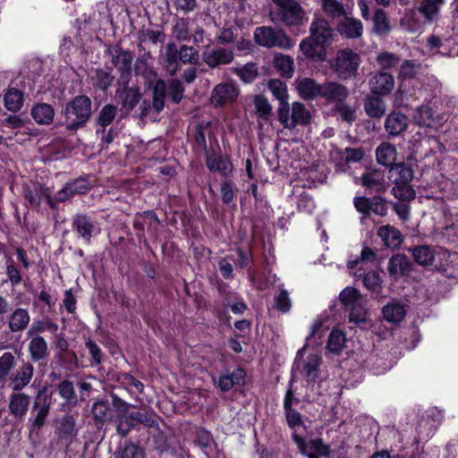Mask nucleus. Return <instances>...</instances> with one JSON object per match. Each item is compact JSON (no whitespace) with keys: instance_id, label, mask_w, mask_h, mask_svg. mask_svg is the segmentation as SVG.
<instances>
[{"instance_id":"dca6fc26","label":"nucleus","mask_w":458,"mask_h":458,"mask_svg":"<svg viewBox=\"0 0 458 458\" xmlns=\"http://www.w3.org/2000/svg\"><path fill=\"white\" fill-rule=\"evenodd\" d=\"M310 35L318 45H322L325 47L331 44L333 30L330 28L327 21L325 19H317L312 21L310 28Z\"/></svg>"},{"instance_id":"e2e57ef3","label":"nucleus","mask_w":458,"mask_h":458,"mask_svg":"<svg viewBox=\"0 0 458 458\" xmlns=\"http://www.w3.org/2000/svg\"><path fill=\"white\" fill-rule=\"evenodd\" d=\"M179 60L183 64H196L199 61V52L189 46H182L178 50Z\"/></svg>"},{"instance_id":"72a5a7b5","label":"nucleus","mask_w":458,"mask_h":458,"mask_svg":"<svg viewBox=\"0 0 458 458\" xmlns=\"http://www.w3.org/2000/svg\"><path fill=\"white\" fill-rule=\"evenodd\" d=\"M245 372L242 369H234L232 373L223 375L218 378L217 386L222 391H229L235 385L243 383Z\"/></svg>"},{"instance_id":"bb28decb","label":"nucleus","mask_w":458,"mask_h":458,"mask_svg":"<svg viewBox=\"0 0 458 458\" xmlns=\"http://www.w3.org/2000/svg\"><path fill=\"white\" fill-rule=\"evenodd\" d=\"M34 373L33 366L30 363H23L19 367L11 377L13 390H21L30 382Z\"/></svg>"},{"instance_id":"a878e982","label":"nucleus","mask_w":458,"mask_h":458,"mask_svg":"<svg viewBox=\"0 0 458 458\" xmlns=\"http://www.w3.org/2000/svg\"><path fill=\"white\" fill-rule=\"evenodd\" d=\"M54 107L47 103H38L31 107L30 114L33 120L41 125H48L52 123L55 117Z\"/></svg>"},{"instance_id":"774afa93","label":"nucleus","mask_w":458,"mask_h":458,"mask_svg":"<svg viewBox=\"0 0 458 458\" xmlns=\"http://www.w3.org/2000/svg\"><path fill=\"white\" fill-rule=\"evenodd\" d=\"M92 80L96 87L106 89L112 84L114 77L106 71L98 70Z\"/></svg>"},{"instance_id":"4c0bfd02","label":"nucleus","mask_w":458,"mask_h":458,"mask_svg":"<svg viewBox=\"0 0 458 458\" xmlns=\"http://www.w3.org/2000/svg\"><path fill=\"white\" fill-rule=\"evenodd\" d=\"M412 118L414 123L421 127H430L435 121L432 109L428 104L416 107Z\"/></svg>"},{"instance_id":"bf43d9fd","label":"nucleus","mask_w":458,"mask_h":458,"mask_svg":"<svg viewBox=\"0 0 458 458\" xmlns=\"http://www.w3.org/2000/svg\"><path fill=\"white\" fill-rule=\"evenodd\" d=\"M58 330V325L50 320H38L34 321L28 332V334H38L43 332H49L55 334Z\"/></svg>"},{"instance_id":"6e6d98bb","label":"nucleus","mask_w":458,"mask_h":458,"mask_svg":"<svg viewBox=\"0 0 458 458\" xmlns=\"http://www.w3.org/2000/svg\"><path fill=\"white\" fill-rule=\"evenodd\" d=\"M420 69V64H417L414 61L405 60L400 65L398 79L401 81L412 79L418 73Z\"/></svg>"},{"instance_id":"13d9d810","label":"nucleus","mask_w":458,"mask_h":458,"mask_svg":"<svg viewBox=\"0 0 458 458\" xmlns=\"http://www.w3.org/2000/svg\"><path fill=\"white\" fill-rule=\"evenodd\" d=\"M376 61L382 70H388L395 67L399 64L400 58L394 53L382 52L377 55Z\"/></svg>"},{"instance_id":"864d4df0","label":"nucleus","mask_w":458,"mask_h":458,"mask_svg":"<svg viewBox=\"0 0 458 458\" xmlns=\"http://www.w3.org/2000/svg\"><path fill=\"white\" fill-rule=\"evenodd\" d=\"M123 107L127 111L132 110L141 98V95L138 89L129 88L124 90L122 95Z\"/></svg>"},{"instance_id":"7c9ffc66","label":"nucleus","mask_w":458,"mask_h":458,"mask_svg":"<svg viewBox=\"0 0 458 458\" xmlns=\"http://www.w3.org/2000/svg\"><path fill=\"white\" fill-rule=\"evenodd\" d=\"M29 352L31 360L34 361H38L47 358L48 355V350L46 340L39 335L32 337L29 343Z\"/></svg>"},{"instance_id":"473e14b6","label":"nucleus","mask_w":458,"mask_h":458,"mask_svg":"<svg viewBox=\"0 0 458 458\" xmlns=\"http://www.w3.org/2000/svg\"><path fill=\"white\" fill-rule=\"evenodd\" d=\"M30 404V397L24 394H13L11 396L9 409L11 414L15 417H22L26 414Z\"/></svg>"},{"instance_id":"09e8293b","label":"nucleus","mask_w":458,"mask_h":458,"mask_svg":"<svg viewBox=\"0 0 458 458\" xmlns=\"http://www.w3.org/2000/svg\"><path fill=\"white\" fill-rule=\"evenodd\" d=\"M275 65L280 74L285 78H291L293 74V60L289 55L283 54L275 56Z\"/></svg>"},{"instance_id":"1a4fd4ad","label":"nucleus","mask_w":458,"mask_h":458,"mask_svg":"<svg viewBox=\"0 0 458 458\" xmlns=\"http://www.w3.org/2000/svg\"><path fill=\"white\" fill-rule=\"evenodd\" d=\"M454 46L455 40L453 37L434 32L427 38L424 49L429 55L449 56L455 54Z\"/></svg>"},{"instance_id":"58836bf2","label":"nucleus","mask_w":458,"mask_h":458,"mask_svg":"<svg viewBox=\"0 0 458 458\" xmlns=\"http://www.w3.org/2000/svg\"><path fill=\"white\" fill-rule=\"evenodd\" d=\"M179 53L174 43H168L165 47L164 64L170 75H174L178 68Z\"/></svg>"},{"instance_id":"8fccbe9b","label":"nucleus","mask_w":458,"mask_h":458,"mask_svg":"<svg viewBox=\"0 0 458 458\" xmlns=\"http://www.w3.org/2000/svg\"><path fill=\"white\" fill-rule=\"evenodd\" d=\"M4 99L5 107L12 112L20 110L23 104V95L16 89H9L4 95Z\"/></svg>"},{"instance_id":"6ab92c4d","label":"nucleus","mask_w":458,"mask_h":458,"mask_svg":"<svg viewBox=\"0 0 458 458\" xmlns=\"http://www.w3.org/2000/svg\"><path fill=\"white\" fill-rule=\"evenodd\" d=\"M428 81L430 82V89L428 88L423 89L420 81H414L412 82L411 89L407 92L408 97L414 100L428 102L434 97V93L439 86V83L436 78H428Z\"/></svg>"},{"instance_id":"4468645a","label":"nucleus","mask_w":458,"mask_h":458,"mask_svg":"<svg viewBox=\"0 0 458 458\" xmlns=\"http://www.w3.org/2000/svg\"><path fill=\"white\" fill-rule=\"evenodd\" d=\"M202 58L209 67L215 68L230 64L233 60V52L224 47L206 49Z\"/></svg>"},{"instance_id":"423d86ee","label":"nucleus","mask_w":458,"mask_h":458,"mask_svg":"<svg viewBox=\"0 0 458 458\" xmlns=\"http://www.w3.org/2000/svg\"><path fill=\"white\" fill-rule=\"evenodd\" d=\"M280 122L285 128H293L297 124L307 125L310 122V113L305 106L300 102L292 105L291 114L289 104L278 107Z\"/></svg>"},{"instance_id":"338daca9","label":"nucleus","mask_w":458,"mask_h":458,"mask_svg":"<svg viewBox=\"0 0 458 458\" xmlns=\"http://www.w3.org/2000/svg\"><path fill=\"white\" fill-rule=\"evenodd\" d=\"M111 409L107 402L98 401L92 406V414L95 420L104 421L108 419Z\"/></svg>"},{"instance_id":"f257e3e1","label":"nucleus","mask_w":458,"mask_h":458,"mask_svg":"<svg viewBox=\"0 0 458 458\" xmlns=\"http://www.w3.org/2000/svg\"><path fill=\"white\" fill-rule=\"evenodd\" d=\"M64 123L68 130H76L89 120L91 114V101L86 96H77L65 106Z\"/></svg>"},{"instance_id":"cd10ccee","label":"nucleus","mask_w":458,"mask_h":458,"mask_svg":"<svg viewBox=\"0 0 458 458\" xmlns=\"http://www.w3.org/2000/svg\"><path fill=\"white\" fill-rule=\"evenodd\" d=\"M30 321L29 311L23 308L15 309L9 317L8 327L12 332L24 330Z\"/></svg>"},{"instance_id":"49530a36","label":"nucleus","mask_w":458,"mask_h":458,"mask_svg":"<svg viewBox=\"0 0 458 458\" xmlns=\"http://www.w3.org/2000/svg\"><path fill=\"white\" fill-rule=\"evenodd\" d=\"M167 87L163 80H157L153 88V107L156 111H161L165 106Z\"/></svg>"},{"instance_id":"c756f323","label":"nucleus","mask_w":458,"mask_h":458,"mask_svg":"<svg viewBox=\"0 0 458 458\" xmlns=\"http://www.w3.org/2000/svg\"><path fill=\"white\" fill-rule=\"evenodd\" d=\"M300 50L308 58L323 60L326 55L325 47L318 45L311 35L301 41Z\"/></svg>"},{"instance_id":"4be33fe9","label":"nucleus","mask_w":458,"mask_h":458,"mask_svg":"<svg viewBox=\"0 0 458 458\" xmlns=\"http://www.w3.org/2000/svg\"><path fill=\"white\" fill-rule=\"evenodd\" d=\"M377 236L381 239L386 247L391 249L398 248L403 241L401 232L390 225L379 227Z\"/></svg>"},{"instance_id":"393cba45","label":"nucleus","mask_w":458,"mask_h":458,"mask_svg":"<svg viewBox=\"0 0 458 458\" xmlns=\"http://www.w3.org/2000/svg\"><path fill=\"white\" fill-rule=\"evenodd\" d=\"M360 183L369 191L381 192L386 190L384 175L379 171H368L360 177Z\"/></svg>"},{"instance_id":"3c124183","label":"nucleus","mask_w":458,"mask_h":458,"mask_svg":"<svg viewBox=\"0 0 458 458\" xmlns=\"http://www.w3.org/2000/svg\"><path fill=\"white\" fill-rule=\"evenodd\" d=\"M113 64L120 70L123 73L129 72L131 70V64L132 56L129 51L121 49L115 50V54L113 55Z\"/></svg>"},{"instance_id":"9d476101","label":"nucleus","mask_w":458,"mask_h":458,"mask_svg":"<svg viewBox=\"0 0 458 458\" xmlns=\"http://www.w3.org/2000/svg\"><path fill=\"white\" fill-rule=\"evenodd\" d=\"M376 252L369 247H363L359 256L350 257L347 261L348 273L354 277H361L369 264L376 261Z\"/></svg>"},{"instance_id":"a18cd8bd","label":"nucleus","mask_w":458,"mask_h":458,"mask_svg":"<svg viewBox=\"0 0 458 458\" xmlns=\"http://www.w3.org/2000/svg\"><path fill=\"white\" fill-rule=\"evenodd\" d=\"M345 343L344 334L338 329H333L329 335L327 347L329 352L339 354L345 347Z\"/></svg>"},{"instance_id":"de8ad7c7","label":"nucleus","mask_w":458,"mask_h":458,"mask_svg":"<svg viewBox=\"0 0 458 458\" xmlns=\"http://www.w3.org/2000/svg\"><path fill=\"white\" fill-rule=\"evenodd\" d=\"M412 255L414 260L420 265L426 266L431 264L434 260L437 261V253L428 246H419L413 249Z\"/></svg>"},{"instance_id":"69168bd1","label":"nucleus","mask_w":458,"mask_h":458,"mask_svg":"<svg viewBox=\"0 0 458 458\" xmlns=\"http://www.w3.org/2000/svg\"><path fill=\"white\" fill-rule=\"evenodd\" d=\"M173 33L178 40H189L191 38V36L189 32L188 20L179 19L173 28Z\"/></svg>"},{"instance_id":"9b49d317","label":"nucleus","mask_w":458,"mask_h":458,"mask_svg":"<svg viewBox=\"0 0 458 458\" xmlns=\"http://www.w3.org/2000/svg\"><path fill=\"white\" fill-rule=\"evenodd\" d=\"M239 95L237 87L232 82L217 84L211 93V103L215 106H223L236 100Z\"/></svg>"},{"instance_id":"aec40b11","label":"nucleus","mask_w":458,"mask_h":458,"mask_svg":"<svg viewBox=\"0 0 458 458\" xmlns=\"http://www.w3.org/2000/svg\"><path fill=\"white\" fill-rule=\"evenodd\" d=\"M73 226L80 236L87 242H90L94 234L99 233V229L97 227L94 221L85 215L76 216L73 219Z\"/></svg>"},{"instance_id":"c03bdc74","label":"nucleus","mask_w":458,"mask_h":458,"mask_svg":"<svg viewBox=\"0 0 458 458\" xmlns=\"http://www.w3.org/2000/svg\"><path fill=\"white\" fill-rule=\"evenodd\" d=\"M364 108L367 114L373 118L381 117L386 110L384 100L375 97L367 98Z\"/></svg>"},{"instance_id":"5701e85b","label":"nucleus","mask_w":458,"mask_h":458,"mask_svg":"<svg viewBox=\"0 0 458 458\" xmlns=\"http://www.w3.org/2000/svg\"><path fill=\"white\" fill-rule=\"evenodd\" d=\"M348 89L344 86L335 82H327L321 84L319 97L339 104L348 96Z\"/></svg>"},{"instance_id":"412c9836","label":"nucleus","mask_w":458,"mask_h":458,"mask_svg":"<svg viewBox=\"0 0 458 458\" xmlns=\"http://www.w3.org/2000/svg\"><path fill=\"white\" fill-rule=\"evenodd\" d=\"M400 26L403 30L410 33L421 32L424 28L421 13L418 9L406 10L400 20Z\"/></svg>"},{"instance_id":"f03ea898","label":"nucleus","mask_w":458,"mask_h":458,"mask_svg":"<svg viewBox=\"0 0 458 458\" xmlns=\"http://www.w3.org/2000/svg\"><path fill=\"white\" fill-rule=\"evenodd\" d=\"M277 9L273 12L275 19L288 27L300 26L307 21L305 11L294 0H272Z\"/></svg>"},{"instance_id":"f8f14e48","label":"nucleus","mask_w":458,"mask_h":458,"mask_svg":"<svg viewBox=\"0 0 458 458\" xmlns=\"http://www.w3.org/2000/svg\"><path fill=\"white\" fill-rule=\"evenodd\" d=\"M394 76L384 71L375 73L369 81L371 92L380 96H386L391 93L394 88Z\"/></svg>"},{"instance_id":"6e6552de","label":"nucleus","mask_w":458,"mask_h":458,"mask_svg":"<svg viewBox=\"0 0 458 458\" xmlns=\"http://www.w3.org/2000/svg\"><path fill=\"white\" fill-rule=\"evenodd\" d=\"M292 438L296 445L301 454L308 458L327 457L330 454V446L326 445L319 437L304 439L296 433L292 435Z\"/></svg>"},{"instance_id":"ea45409f","label":"nucleus","mask_w":458,"mask_h":458,"mask_svg":"<svg viewBox=\"0 0 458 458\" xmlns=\"http://www.w3.org/2000/svg\"><path fill=\"white\" fill-rule=\"evenodd\" d=\"M373 30L378 36H386L391 30L389 19L382 9L377 10L374 13Z\"/></svg>"},{"instance_id":"2eb2a0df","label":"nucleus","mask_w":458,"mask_h":458,"mask_svg":"<svg viewBox=\"0 0 458 458\" xmlns=\"http://www.w3.org/2000/svg\"><path fill=\"white\" fill-rule=\"evenodd\" d=\"M337 31L346 38H357L362 35L363 26L360 20L344 15L336 25Z\"/></svg>"},{"instance_id":"680f3d73","label":"nucleus","mask_w":458,"mask_h":458,"mask_svg":"<svg viewBox=\"0 0 458 458\" xmlns=\"http://www.w3.org/2000/svg\"><path fill=\"white\" fill-rule=\"evenodd\" d=\"M392 189L393 195L399 199L410 200L414 199L415 191L410 183H394Z\"/></svg>"},{"instance_id":"39448f33","label":"nucleus","mask_w":458,"mask_h":458,"mask_svg":"<svg viewBox=\"0 0 458 458\" xmlns=\"http://www.w3.org/2000/svg\"><path fill=\"white\" fill-rule=\"evenodd\" d=\"M254 39L258 45L267 48L276 47L287 50L291 49L295 44L283 30L265 26L255 30Z\"/></svg>"},{"instance_id":"37998d69","label":"nucleus","mask_w":458,"mask_h":458,"mask_svg":"<svg viewBox=\"0 0 458 458\" xmlns=\"http://www.w3.org/2000/svg\"><path fill=\"white\" fill-rule=\"evenodd\" d=\"M349 318L351 322L363 328H367L371 325L370 321L368 319V311L361 302L349 309Z\"/></svg>"},{"instance_id":"2f4dec72","label":"nucleus","mask_w":458,"mask_h":458,"mask_svg":"<svg viewBox=\"0 0 458 458\" xmlns=\"http://www.w3.org/2000/svg\"><path fill=\"white\" fill-rule=\"evenodd\" d=\"M382 313L387 322L397 324L403 320L406 311L402 303L392 301L383 307Z\"/></svg>"},{"instance_id":"603ef678","label":"nucleus","mask_w":458,"mask_h":458,"mask_svg":"<svg viewBox=\"0 0 458 458\" xmlns=\"http://www.w3.org/2000/svg\"><path fill=\"white\" fill-rule=\"evenodd\" d=\"M339 299L344 307L350 309L351 307L360 303V294L359 291L353 287H345L339 294Z\"/></svg>"},{"instance_id":"0e129e2a","label":"nucleus","mask_w":458,"mask_h":458,"mask_svg":"<svg viewBox=\"0 0 458 458\" xmlns=\"http://www.w3.org/2000/svg\"><path fill=\"white\" fill-rule=\"evenodd\" d=\"M120 381L131 393L139 394L143 391L144 385L131 375L123 374L120 377Z\"/></svg>"},{"instance_id":"f704fd0d","label":"nucleus","mask_w":458,"mask_h":458,"mask_svg":"<svg viewBox=\"0 0 458 458\" xmlns=\"http://www.w3.org/2000/svg\"><path fill=\"white\" fill-rule=\"evenodd\" d=\"M410 267L408 259L402 254L394 255L388 261V272L390 276L396 278L404 275Z\"/></svg>"},{"instance_id":"a19ab883","label":"nucleus","mask_w":458,"mask_h":458,"mask_svg":"<svg viewBox=\"0 0 458 458\" xmlns=\"http://www.w3.org/2000/svg\"><path fill=\"white\" fill-rule=\"evenodd\" d=\"M267 88L273 96L279 101V106H286L288 104V90L286 84L277 79L270 80L267 83Z\"/></svg>"},{"instance_id":"0eeeda50","label":"nucleus","mask_w":458,"mask_h":458,"mask_svg":"<svg viewBox=\"0 0 458 458\" xmlns=\"http://www.w3.org/2000/svg\"><path fill=\"white\" fill-rule=\"evenodd\" d=\"M353 204L356 210L361 214L360 222L366 224L370 213L379 216H385L387 214V204L384 199L378 196L367 198L364 196L355 197Z\"/></svg>"},{"instance_id":"e433bc0d","label":"nucleus","mask_w":458,"mask_h":458,"mask_svg":"<svg viewBox=\"0 0 458 458\" xmlns=\"http://www.w3.org/2000/svg\"><path fill=\"white\" fill-rule=\"evenodd\" d=\"M376 155L377 162L386 166L391 167L396 160V149L387 142H384L377 147Z\"/></svg>"},{"instance_id":"b1692460","label":"nucleus","mask_w":458,"mask_h":458,"mask_svg":"<svg viewBox=\"0 0 458 458\" xmlns=\"http://www.w3.org/2000/svg\"><path fill=\"white\" fill-rule=\"evenodd\" d=\"M321 84H317L310 78H300L295 81V88L303 99H313L319 97Z\"/></svg>"},{"instance_id":"c85d7f7f","label":"nucleus","mask_w":458,"mask_h":458,"mask_svg":"<svg viewBox=\"0 0 458 458\" xmlns=\"http://www.w3.org/2000/svg\"><path fill=\"white\" fill-rule=\"evenodd\" d=\"M412 177V169L403 162L394 164L389 169V179L394 183H410Z\"/></svg>"},{"instance_id":"a211bd4d","label":"nucleus","mask_w":458,"mask_h":458,"mask_svg":"<svg viewBox=\"0 0 458 458\" xmlns=\"http://www.w3.org/2000/svg\"><path fill=\"white\" fill-rule=\"evenodd\" d=\"M408 127V117L399 112L392 111L385 120V129L391 136H398Z\"/></svg>"},{"instance_id":"7ed1b4c3","label":"nucleus","mask_w":458,"mask_h":458,"mask_svg":"<svg viewBox=\"0 0 458 458\" xmlns=\"http://www.w3.org/2000/svg\"><path fill=\"white\" fill-rule=\"evenodd\" d=\"M307 350L308 347L305 344L297 352L293 370L308 381H315L319 375L322 359L320 355L315 352H310L304 357Z\"/></svg>"},{"instance_id":"4d7b16f0","label":"nucleus","mask_w":458,"mask_h":458,"mask_svg":"<svg viewBox=\"0 0 458 458\" xmlns=\"http://www.w3.org/2000/svg\"><path fill=\"white\" fill-rule=\"evenodd\" d=\"M148 56L143 55L137 59L135 63V71L138 74L142 75L147 80L150 81L155 79L157 73L154 68L148 64Z\"/></svg>"},{"instance_id":"5fc2aeb1","label":"nucleus","mask_w":458,"mask_h":458,"mask_svg":"<svg viewBox=\"0 0 458 458\" xmlns=\"http://www.w3.org/2000/svg\"><path fill=\"white\" fill-rule=\"evenodd\" d=\"M235 73L246 83L253 81L259 73L257 64L249 63L234 69Z\"/></svg>"},{"instance_id":"ddd939ff","label":"nucleus","mask_w":458,"mask_h":458,"mask_svg":"<svg viewBox=\"0 0 458 458\" xmlns=\"http://www.w3.org/2000/svg\"><path fill=\"white\" fill-rule=\"evenodd\" d=\"M438 264L436 267L441 270L445 276L458 278V253H451L445 250H439L437 252Z\"/></svg>"},{"instance_id":"79ce46f5","label":"nucleus","mask_w":458,"mask_h":458,"mask_svg":"<svg viewBox=\"0 0 458 458\" xmlns=\"http://www.w3.org/2000/svg\"><path fill=\"white\" fill-rule=\"evenodd\" d=\"M322 9L332 19H342L349 14L347 8L338 0H322Z\"/></svg>"},{"instance_id":"f3484780","label":"nucleus","mask_w":458,"mask_h":458,"mask_svg":"<svg viewBox=\"0 0 458 458\" xmlns=\"http://www.w3.org/2000/svg\"><path fill=\"white\" fill-rule=\"evenodd\" d=\"M206 165L211 173H219L222 176H229L233 168L228 157L215 153L207 154Z\"/></svg>"},{"instance_id":"20e7f679","label":"nucleus","mask_w":458,"mask_h":458,"mask_svg":"<svg viewBox=\"0 0 458 458\" xmlns=\"http://www.w3.org/2000/svg\"><path fill=\"white\" fill-rule=\"evenodd\" d=\"M359 54L350 48L339 50L331 61V67L341 79L354 77L360 64Z\"/></svg>"},{"instance_id":"c9c22d12","label":"nucleus","mask_w":458,"mask_h":458,"mask_svg":"<svg viewBox=\"0 0 458 458\" xmlns=\"http://www.w3.org/2000/svg\"><path fill=\"white\" fill-rule=\"evenodd\" d=\"M443 3L444 0H422L418 10L427 21L433 22L437 20Z\"/></svg>"},{"instance_id":"052dcab7","label":"nucleus","mask_w":458,"mask_h":458,"mask_svg":"<svg viewBox=\"0 0 458 458\" xmlns=\"http://www.w3.org/2000/svg\"><path fill=\"white\" fill-rule=\"evenodd\" d=\"M57 392L66 403L72 404L77 403V397L72 382L68 380L62 381L57 386Z\"/></svg>"}]
</instances>
